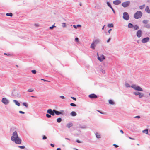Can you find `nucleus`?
Segmentation results:
<instances>
[{
    "instance_id": "nucleus-1",
    "label": "nucleus",
    "mask_w": 150,
    "mask_h": 150,
    "mask_svg": "<svg viewBox=\"0 0 150 150\" xmlns=\"http://www.w3.org/2000/svg\"><path fill=\"white\" fill-rule=\"evenodd\" d=\"M11 140L18 144H20L21 143V140L18 137V135L16 131H15L13 132V135L11 137Z\"/></svg>"
},
{
    "instance_id": "nucleus-2",
    "label": "nucleus",
    "mask_w": 150,
    "mask_h": 150,
    "mask_svg": "<svg viewBox=\"0 0 150 150\" xmlns=\"http://www.w3.org/2000/svg\"><path fill=\"white\" fill-rule=\"evenodd\" d=\"M142 13L140 11H137L134 15V17L136 19L141 18L142 16Z\"/></svg>"
},
{
    "instance_id": "nucleus-3",
    "label": "nucleus",
    "mask_w": 150,
    "mask_h": 150,
    "mask_svg": "<svg viewBox=\"0 0 150 150\" xmlns=\"http://www.w3.org/2000/svg\"><path fill=\"white\" fill-rule=\"evenodd\" d=\"M132 87L136 90L142 91H143V90L139 86L136 85H133Z\"/></svg>"
},
{
    "instance_id": "nucleus-4",
    "label": "nucleus",
    "mask_w": 150,
    "mask_h": 150,
    "mask_svg": "<svg viewBox=\"0 0 150 150\" xmlns=\"http://www.w3.org/2000/svg\"><path fill=\"white\" fill-rule=\"evenodd\" d=\"M130 2L129 1H127L123 2L122 4V6L124 7L125 8L128 6L130 4Z\"/></svg>"
},
{
    "instance_id": "nucleus-5",
    "label": "nucleus",
    "mask_w": 150,
    "mask_h": 150,
    "mask_svg": "<svg viewBox=\"0 0 150 150\" xmlns=\"http://www.w3.org/2000/svg\"><path fill=\"white\" fill-rule=\"evenodd\" d=\"M123 18L126 20H128L129 18V17L128 13L126 12L124 13L123 14Z\"/></svg>"
},
{
    "instance_id": "nucleus-6",
    "label": "nucleus",
    "mask_w": 150,
    "mask_h": 150,
    "mask_svg": "<svg viewBox=\"0 0 150 150\" xmlns=\"http://www.w3.org/2000/svg\"><path fill=\"white\" fill-rule=\"evenodd\" d=\"M98 59L100 62L102 61L103 60L105 59V57L103 54L99 56L98 53H97Z\"/></svg>"
},
{
    "instance_id": "nucleus-7",
    "label": "nucleus",
    "mask_w": 150,
    "mask_h": 150,
    "mask_svg": "<svg viewBox=\"0 0 150 150\" xmlns=\"http://www.w3.org/2000/svg\"><path fill=\"white\" fill-rule=\"evenodd\" d=\"M2 102L5 105L7 104L8 103V100L5 98H3L2 100Z\"/></svg>"
},
{
    "instance_id": "nucleus-8",
    "label": "nucleus",
    "mask_w": 150,
    "mask_h": 150,
    "mask_svg": "<svg viewBox=\"0 0 150 150\" xmlns=\"http://www.w3.org/2000/svg\"><path fill=\"white\" fill-rule=\"evenodd\" d=\"M88 96L91 99H96L98 97L97 96L94 94H90Z\"/></svg>"
},
{
    "instance_id": "nucleus-9",
    "label": "nucleus",
    "mask_w": 150,
    "mask_h": 150,
    "mask_svg": "<svg viewBox=\"0 0 150 150\" xmlns=\"http://www.w3.org/2000/svg\"><path fill=\"white\" fill-rule=\"evenodd\" d=\"M149 39V37H146L143 39L142 40V43H145L148 42Z\"/></svg>"
},
{
    "instance_id": "nucleus-10",
    "label": "nucleus",
    "mask_w": 150,
    "mask_h": 150,
    "mask_svg": "<svg viewBox=\"0 0 150 150\" xmlns=\"http://www.w3.org/2000/svg\"><path fill=\"white\" fill-rule=\"evenodd\" d=\"M47 112L49 113L51 115L54 116V112H53V110H52L51 109H49L47 110Z\"/></svg>"
},
{
    "instance_id": "nucleus-11",
    "label": "nucleus",
    "mask_w": 150,
    "mask_h": 150,
    "mask_svg": "<svg viewBox=\"0 0 150 150\" xmlns=\"http://www.w3.org/2000/svg\"><path fill=\"white\" fill-rule=\"evenodd\" d=\"M121 3V1L120 0H116L113 2V4L115 5H118Z\"/></svg>"
},
{
    "instance_id": "nucleus-12",
    "label": "nucleus",
    "mask_w": 150,
    "mask_h": 150,
    "mask_svg": "<svg viewBox=\"0 0 150 150\" xmlns=\"http://www.w3.org/2000/svg\"><path fill=\"white\" fill-rule=\"evenodd\" d=\"M142 31L141 30H138L137 33V37L139 38L140 37L142 36Z\"/></svg>"
},
{
    "instance_id": "nucleus-13",
    "label": "nucleus",
    "mask_w": 150,
    "mask_h": 150,
    "mask_svg": "<svg viewBox=\"0 0 150 150\" xmlns=\"http://www.w3.org/2000/svg\"><path fill=\"white\" fill-rule=\"evenodd\" d=\"M53 112H54V113H55V114L57 115H59L60 114H62V112L56 110H53Z\"/></svg>"
},
{
    "instance_id": "nucleus-14",
    "label": "nucleus",
    "mask_w": 150,
    "mask_h": 150,
    "mask_svg": "<svg viewBox=\"0 0 150 150\" xmlns=\"http://www.w3.org/2000/svg\"><path fill=\"white\" fill-rule=\"evenodd\" d=\"M145 11L148 13H150V10L148 6H147L145 8Z\"/></svg>"
},
{
    "instance_id": "nucleus-15",
    "label": "nucleus",
    "mask_w": 150,
    "mask_h": 150,
    "mask_svg": "<svg viewBox=\"0 0 150 150\" xmlns=\"http://www.w3.org/2000/svg\"><path fill=\"white\" fill-rule=\"evenodd\" d=\"M73 124L72 123H69L67 124V127L68 128H69L70 127H71L72 126Z\"/></svg>"
},
{
    "instance_id": "nucleus-16",
    "label": "nucleus",
    "mask_w": 150,
    "mask_h": 150,
    "mask_svg": "<svg viewBox=\"0 0 150 150\" xmlns=\"http://www.w3.org/2000/svg\"><path fill=\"white\" fill-rule=\"evenodd\" d=\"M13 102L15 103V104L17 105V106H20V103L16 100H14Z\"/></svg>"
},
{
    "instance_id": "nucleus-17",
    "label": "nucleus",
    "mask_w": 150,
    "mask_h": 150,
    "mask_svg": "<svg viewBox=\"0 0 150 150\" xmlns=\"http://www.w3.org/2000/svg\"><path fill=\"white\" fill-rule=\"evenodd\" d=\"M71 115L73 116H75L76 115V114L75 112L72 111L71 113Z\"/></svg>"
},
{
    "instance_id": "nucleus-18",
    "label": "nucleus",
    "mask_w": 150,
    "mask_h": 150,
    "mask_svg": "<svg viewBox=\"0 0 150 150\" xmlns=\"http://www.w3.org/2000/svg\"><path fill=\"white\" fill-rule=\"evenodd\" d=\"M134 26L131 23H129L128 25V27L129 28H131L133 27Z\"/></svg>"
},
{
    "instance_id": "nucleus-19",
    "label": "nucleus",
    "mask_w": 150,
    "mask_h": 150,
    "mask_svg": "<svg viewBox=\"0 0 150 150\" xmlns=\"http://www.w3.org/2000/svg\"><path fill=\"white\" fill-rule=\"evenodd\" d=\"M95 47V44L94 43H92L91 45V48H92V49H94Z\"/></svg>"
},
{
    "instance_id": "nucleus-20",
    "label": "nucleus",
    "mask_w": 150,
    "mask_h": 150,
    "mask_svg": "<svg viewBox=\"0 0 150 150\" xmlns=\"http://www.w3.org/2000/svg\"><path fill=\"white\" fill-rule=\"evenodd\" d=\"M145 4H144L140 6H139V8L140 9L142 10L145 7Z\"/></svg>"
},
{
    "instance_id": "nucleus-21",
    "label": "nucleus",
    "mask_w": 150,
    "mask_h": 150,
    "mask_svg": "<svg viewBox=\"0 0 150 150\" xmlns=\"http://www.w3.org/2000/svg\"><path fill=\"white\" fill-rule=\"evenodd\" d=\"M142 132L144 133H145L146 134H148V130L146 129L142 131Z\"/></svg>"
},
{
    "instance_id": "nucleus-22",
    "label": "nucleus",
    "mask_w": 150,
    "mask_h": 150,
    "mask_svg": "<svg viewBox=\"0 0 150 150\" xmlns=\"http://www.w3.org/2000/svg\"><path fill=\"white\" fill-rule=\"evenodd\" d=\"M135 30H137L139 28V27L138 25H135L133 27Z\"/></svg>"
},
{
    "instance_id": "nucleus-23",
    "label": "nucleus",
    "mask_w": 150,
    "mask_h": 150,
    "mask_svg": "<svg viewBox=\"0 0 150 150\" xmlns=\"http://www.w3.org/2000/svg\"><path fill=\"white\" fill-rule=\"evenodd\" d=\"M6 15L7 16H10L11 17L13 16V14L12 13H7L6 14Z\"/></svg>"
},
{
    "instance_id": "nucleus-24",
    "label": "nucleus",
    "mask_w": 150,
    "mask_h": 150,
    "mask_svg": "<svg viewBox=\"0 0 150 150\" xmlns=\"http://www.w3.org/2000/svg\"><path fill=\"white\" fill-rule=\"evenodd\" d=\"M148 21L147 20H144L143 21V23L145 24H146L148 23Z\"/></svg>"
},
{
    "instance_id": "nucleus-25",
    "label": "nucleus",
    "mask_w": 150,
    "mask_h": 150,
    "mask_svg": "<svg viewBox=\"0 0 150 150\" xmlns=\"http://www.w3.org/2000/svg\"><path fill=\"white\" fill-rule=\"evenodd\" d=\"M99 41L98 40H95L93 42V43H94L95 44H96L99 43Z\"/></svg>"
},
{
    "instance_id": "nucleus-26",
    "label": "nucleus",
    "mask_w": 150,
    "mask_h": 150,
    "mask_svg": "<svg viewBox=\"0 0 150 150\" xmlns=\"http://www.w3.org/2000/svg\"><path fill=\"white\" fill-rule=\"evenodd\" d=\"M96 135L97 138H100V134L98 133H96Z\"/></svg>"
},
{
    "instance_id": "nucleus-27",
    "label": "nucleus",
    "mask_w": 150,
    "mask_h": 150,
    "mask_svg": "<svg viewBox=\"0 0 150 150\" xmlns=\"http://www.w3.org/2000/svg\"><path fill=\"white\" fill-rule=\"evenodd\" d=\"M62 120L61 118H58L57 120V122L58 123L60 122H61Z\"/></svg>"
},
{
    "instance_id": "nucleus-28",
    "label": "nucleus",
    "mask_w": 150,
    "mask_h": 150,
    "mask_svg": "<svg viewBox=\"0 0 150 150\" xmlns=\"http://www.w3.org/2000/svg\"><path fill=\"white\" fill-rule=\"evenodd\" d=\"M139 97L140 98H142V97L143 96V94L142 93H139Z\"/></svg>"
},
{
    "instance_id": "nucleus-29",
    "label": "nucleus",
    "mask_w": 150,
    "mask_h": 150,
    "mask_svg": "<svg viewBox=\"0 0 150 150\" xmlns=\"http://www.w3.org/2000/svg\"><path fill=\"white\" fill-rule=\"evenodd\" d=\"M108 27L109 28L113 27V25L112 23L108 25Z\"/></svg>"
},
{
    "instance_id": "nucleus-30",
    "label": "nucleus",
    "mask_w": 150,
    "mask_h": 150,
    "mask_svg": "<svg viewBox=\"0 0 150 150\" xmlns=\"http://www.w3.org/2000/svg\"><path fill=\"white\" fill-rule=\"evenodd\" d=\"M109 104L112 105L114 104V103L112 100H110L109 101Z\"/></svg>"
},
{
    "instance_id": "nucleus-31",
    "label": "nucleus",
    "mask_w": 150,
    "mask_h": 150,
    "mask_svg": "<svg viewBox=\"0 0 150 150\" xmlns=\"http://www.w3.org/2000/svg\"><path fill=\"white\" fill-rule=\"evenodd\" d=\"M23 105L25 106L26 108H27L28 107V104L26 103H23Z\"/></svg>"
},
{
    "instance_id": "nucleus-32",
    "label": "nucleus",
    "mask_w": 150,
    "mask_h": 150,
    "mask_svg": "<svg viewBox=\"0 0 150 150\" xmlns=\"http://www.w3.org/2000/svg\"><path fill=\"white\" fill-rule=\"evenodd\" d=\"M107 4L108 6L111 9L112 8L111 6V5L109 2H107Z\"/></svg>"
},
{
    "instance_id": "nucleus-33",
    "label": "nucleus",
    "mask_w": 150,
    "mask_h": 150,
    "mask_svg": "<svg viewBox=\"0 0 150 150\" xmlns=\"http://www.w3.org/2000/svg\"><path fill=\"white\" fill-rule=\"evenodd\" d=\"M34 91V90L32 89H30L28 90V92H32Z\"/></svg>"
},
{
    "instance_id": "nucleus-34",
    "label": "nucleus",
    "mask_w": 150,
    "mask_h": 150,
    "mask_svg": "<svg viewBox=\"0 0 150 150\" xmlns=\"http://www.w3.org/2000/svg\"><path fill=\"white\" fill-rule=\"evenodd\" d=\"M31 72L33 74H35L36 73V71L35 70H32L31 71Z\"/></svg>"
},
{
    "instance_id": "nucleus-35",
    "label": "nucleus",
    "mask_w": 150,
    "mask_h": 150,
    "mask_svg": "<svg viewBox=\"0 0 150 150\" xmlns=\"http://www.w3.org/2000/svg\"><path fill=\"white\" fill-rule=\"evenodd\" d=\"M70 105L72 106L75 107L76 106V105L74 103H71L70 104Z\"/></svg>"
},
{
    "instance_id": "nucleus-36",
    "label": "nucleus",
    "mask_w": 150,
    "mask_h": 150,
    "mask_svg": "<svg viewBox=\"0 0 150 150\" xmlns=\"http://www.w3.org/2000/svg\"><path fill=\"white\" fill-rule=\"evenodd\" d=\"M46 116L48 118H50L51 117V115H50L48 114H46Z\"/></svg>"
},
{
    "instance_id": "nucleus-37",
    "label": "nucleus",
    "mask_w": 150,
    "mask_h": 150,
    "mask_svg": "<svg viewBox=\"0 0 150 150\" xmlns=\"http://www.w3.org/2000/svg\"><path fill=\"white\" fill-rule=\"evenodd\" d=\"M139 93H140V92H135L134 93V94L135 95H139Z\"/></svg>"
},
{
    "instance_id": "nucleus-38",
    "label": "nucleus",
    "mask_w": 150,
    "mask_h": 150,
    "mask_svg": "<svg viewBox=\"0 0 150 150\" xmlns=\"http://www.w3.org/2000/svg\"><path fill=\"white\" fill-rule=\"evenodd\" d=\"M62 26L64 27H66V24L65 23H62Z\"/></svg>"
},
{
    "instance_id": "nucleus-39",
    "label": "nucleus",
    "mask_w": 150,
    "mask_h": 150,
    "mask_svg": "<svg viewBox=\"0 0 150 150\" xmlns=\"http://www.w3.org/2000/svg\"><path fill=\"white\" fill-rule=\"evenodd\" d=\"M54 27H55V26L54 25H53L52 26L50 27V29H52Z\"/></svg>"
},
{
    "instance_id": "nucleus-40",
    "label": "nucleus",
    "mask_w": 150,
    "mask_h": 150,
    "mask_svg": "<svg viewBox=\"0 0 150 150\" xmlns=\"http://www.w3.org/2000/svg\"><path fill=\"white\" fill-rule=\"evenodd\" d=\"M18 147L21 149H24L25 148V147L24 146H19Z\"/></svg>"
},
{
    "instance_id": "nucleus-41",
    "label": "nucleus",
    "mask_w": 150,
    "mask_h": 150,
    "mask_svg": "<svg viewBox=\"0 0 150 150\" xmlns=\"http://www.w3.org/2000/svg\"><path fill=\"white\" fill-rule=\"evenodd\" d=\"M46 139L47 137H46V136L45 135H44L42 138L43 139L45 140Z\"/></svg>"
},
{
    "instance_id": "nucleus-42",
    "label": "nucleus",
    "mask_w": 150,
    "mask_h": 150,
    "mask_svg": "<svg viewBox=\"0 0 150 150\" xmlns=\"http://www.w3.org/2000/svg\"><path fill=\"white\" fill-rule=\"evenodd\" d=\"M60 98H62V99H64L65 98H64V96H60Z\"/></svg>"
},
{
    "instance_id": "nucleus-43",
    "label": "nucleus",
    "mask_w": 150,
    "mask_h": 150,
    "mask_svg": "<svg viewBox=\"0 0 150 150\" xmlns=\"http://www.w3.org/2000/svg\"><path fill=\"white\" fill-rule=\"evenodd\" d=\"M71 98L72 99H73L74 100L76 101V98L74 97H71Z\"/></svg>"
},
{
    "instance_id": "nucleus-44",
    "label": "nucleus",
    "mask_w": 150,
    "mask_h": 150,
    "mask_svg": "<svg viewBox=\"0 0 150 150\" xmlns=\"http://www.w3.org/2000/svg\"><path fill=\"white\" fill-rule=\"evenodd\" d=\"M19 113H21V114H24L25 113L24 112L22 111H19Z\"/></svg>"
},
{
    "instance_id": "nucleus-45",
    "label": "nucleus",
    "mask_w": 150,
    "mask_h": 150,
    "mask_svg": "<svg viewBox=\"0 0 150 150\" xmlns=\"http://www.w3.org/2000/svg\"><path fill=\"white\" fill-rule=\"evenodd\" d=\"M75 40L76 42H78L79 39L78 38H75Z\"/></svg>"
},
{
    "instance_id": "nucleus-46",
    "label": "nucleus",
    "mask_w": 150,
    "mask_h": 150,
    "mask_svg": "<svg viewBox=\"0 0 150 150\" xmlns=\"http://www.w3.org/2000/svg\"><path fill=\"white\" fill-rule=\"evenodd\" d=\"M135 118H140V116H136L134 117Z\"/></svg>"
},
{
    "instance_id": "nucleus-47",
    "label": "nucleus",
    "mask_w": 150,
    "mask_h": 150,
    "mask_svg": "<svg viewBox=\"0 0 150 150\" xmlns=\"http://www.w3.org/2000/svg\"><path fill=\"white\" fill-rule=\"evenodd\" d=\"M113 146H114L116 148L118 147V146L115 144H113Z\"/></svg>"
},
{
    "instance_id": "nucleus-48",
    "label": "nucleus",
    "mask_w": 150,
    "mask_h": 150,
    "mask_svg": "<svg viewBox=\"0 0 150 150\" xmlns=\"http://www.w3.org/2000/svg\"><path fill=\"white\" fill-rule=\"evenodd\" d=\"M41 80H43V81H44L49 82V81H48L46 80H45V79H41Z\"/></svg>"
},
{
    "instance_id": "nucleus-49",
    "label": "nucleus",
    "mask_w": 150,
    "mask_h": 150,
    "mask_svg": "<svg viewBox=\"0 0 150 150\" xmlns=\"http://www.w3.org/2000/svg\"><path fill=\"white\" fill-rule=\"evenodd\" d=\"M50 145L52 147H54V145L52 144H51Z\"/></svg>"
},
{
    "instance_id": "nucleus-50",
    "label": "nucleus",
    "mask_w": 150,
    "mask_h": 150,
    "mask_svg": "<svg viewBox=\"0 0 150 150\" xmlns=\"http://www.w3.org/2000/svg\"><path fill=\"white\" fill-rule=\"evenodd\" d=\"M112 30V29H110L108 31V32L109 33H110V32Z\"/></svg>"
},
{
    "instance_id": "nucleus-51",
    "label": "nucleus",
    "mask_w": 150,
    "mask_h": 150,
    "mask_svg": "<svg viewBox=\"0 0 150 150\" xmlns=\"http://www.w3.org/2000/svg\"><path fill=\"white\" fill-rule=\"evenodd\" d=\"M76 142H78L79 143H80L81 142L78 140H76Z\"/></svg>"
},
{
    "instance_id": "nucleus-52",
    "label": "nucleus",
    "mask_w": 150,
    "mask_h": 150,
    "mask_svg": "<svg viewBox=\"0 0 150 150\" xmlns=\"http://www.w3.org/2000/svg\"><path fill=\"white\" fill-rule=\"evenodd\" d=\"M111 9H112V11H113V13H115V11L114 10V9H113V8H111Z\"/></svg>"
},
{
    "instance_id": "nucleus-53",
    "label": "nucleus",
    "mask_w": 150,
    "mask_h": 150,
    "mask_svg": "<svg viewBox=\"0 0 150 150\" xmlns=\"http://www.w3.org/2000/svg\"><path fill=\"white\" fill-rule=\"evenodd\" d=\"M120 132L122 134L124 133L123 131L122 130H120Z\"/></svg>"
},
{
    "instance_id": "nucleus-54",
    "label": "nucleus",
    "mask_w": 150,
    "mask_h": 150,
    "mask_svg": "<svg viewBox=\"0 0 150 150\" xmlns=\"http://www.w3.org/2000/svg\"><path fill=\"white\" fill-rule=\"evenodd\" d=\"M110 38H109L108 40L107 41V42L108 43V42H109V41H110Z\"/></svg>"
},
{
    "instance_id": "nucleus-55",
    "label": "nucleus",
    "mask_w": 150,
    "mask_h": 150,
    "mask_svg": "<svg viewBox=\"0 0 150 150\" xmlns=\"http://www.w3.org/2000/svg\"><path fill=\"white\" fill-rule=\"evenodd\" d=\"M97 111H98V112H99V113H101V114H103L102 112H100V111H99V110H97Z\"/></svg>"
},
{
    "instance_id": "nucleus-56",
    "label": "nucleus",
    "mask_w": 150,
    "mask_h": 150,
    "mask_svg": "<svg viewBox=\"0 0 150 150\" xmlns=\"http://www.w3.org/2000/svg\"><path fill=\"white\" fill-rule=\"evenodd\" d=\"M73 27L75 28H76V29L77 28V27H76V26L75 25H73Z\"/></svg>"
},
{
    "instance_id": "nucleus-57",
    "label": "nucleus",
    "mask_w": 150,
    "mask_h": 150,
    "mask_svg": "<svg viewBox=\"0 0 150 150\" xmlns=\"http://www.w3.org/2000/svg\"><path fill=\"white\" fill-rule=\"evenodd\" d=\"M77 26L78 27H81V25H77Z\"/></svg>"
},
{
    "instance_id": "nucleus-58",
    "label": "nucleus",
    "mask_w": 150,
    "mask_h": 150,
    "mask_svg": "<svg viewBox=\"0 0 150 150\" xmlns=\"http://www.w3.org/2000/svg\"><path fill=\"white\" fill-rule=\"evenodd\" d=\"M129 138L130 139H132V140H134V139H133V138H132L130 137H129Z\"/></svg>"
},
{
    "instance_id": "nucleus-59",
    "label": "nucleus",
    "mask_w": 150,
    "mask_h": 150,
    "mask_svg": "<svg viewBox=\"0 0 150 150\" xmlns=\"http://www.w3.org/2000/svg\"><path fill=\"white\" fill-rule=\"evenodd\" d=\"M57 150H61V149L60 148H58L57 149Z\"/></svg>"
},
{
    "instance_id": "nucleus-60",
    "label": "nucleus",
    "mask_w": 150,
    "mask_h": 150,
    "mask_svg": "<svg viewBox=\"0 0 150 150\" xmlns=\"http://www.w3.org/2000/svg\"><path fill=\"white\" fill-rule=\"evenodd\" d=\"M126 86L127 87H128L129 86V85L127 84H126Z\"/></svg>"
},
{
    "instance_id": "nucleus-61",
    "label": "nucleus",
    "mask_w": 150,
    "mask_h": 150,
    "mask_svg": "<svg viewBox=\"0 0 150 150\" xmlns=\"http://www.w3.org/2000/svg\"><path fill=\"white\" fill-rule=\"evenodd\" d=\"M4 55H7V54H6V53H4Z\"/></svg>"
},
{
    "instance_id": "nucleus-62",
    "label": "nucleus",
    "mask_w": 150,
    "mask_h": 150,
    "mask_svg": "<svg viewBox=\"0 0 150 150\" xmlns=\"http://www.w3.org/2000/svg\"><path fill=\"white\" fill-rule=\"evenodd\" d=\"M16 66L17 67H18V65H16Z\"/></svg>"
},
{
    "instance_id": "nucleus-63",
    "label": "nucleus",
    "mask_w": 150,
    "mask_h": 150,
    "mask_svg": "<svg viewBox=\"0 0 150 150\" xmlns=\"http://www.w3.org/2000/svg\"><path fill=\"white\" fill-rule=\"evenodd\" d=\"M31 97H34V96H31Z\"/></svg>"
},
{
    "instance_id": "nucleus-64",
    "label": "nucleus",
    "mask_w": 150,
    "mask_h": 150,
    "mask_svg": "<svg viewBox=\"0 0 150 150\" xmlns=\"http://www.w3.org/2000/svg\"><path fill=\"white\" fill-rule=\"evenodd\" d=\"M80 6H81V4H80Z\"/></svg>"
}]
</instances>
